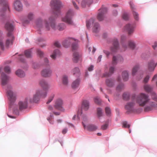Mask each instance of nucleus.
<instances>
[{"label": "nucleus", "mask_w": 157, "mask_h": 157, "mask_svg": "<svg viewBox=\"0 0 157 157\" xmlns=\"http://www.w3.org/2000/svg\"><path fill=\"white\" fill-rule=\"evenodd\" d=\"M129 4L131 8L133 11V15L136 21H138L139 20V14L136 12L134 11L135 9V6L132 2H130Z\"/></svg>", "instance_id": "5701e85b"}, {"label": "nucleus", "mask_w": 157, "mask_h": 157, "mask_svg": "<svg viewBox=\"0 0 157 157\" xmlns=\"http://www.w3.org/2000/svg\"><path fill=\"white\" fill-rule=\"evenodd\" d=\"M67 128H65L63 130L62 133L63 134H65L67 132Z\"/></svg>", "instance_id": "774afa93"}, {"label": "nucleus", "mask_w": 157, "mask_h": 157, "mask_svg": "<svg viewBox=\"0 0 157 157\" xmlns=\"http://www.w3.org/2000/svg\"><path fill=\"white\" fill-rule=\"evenodd\" d=\"M113 44L111 48V50L112 52H117L119 49V44L117 39L115 38L113 40Z\"/></svg>", "instance_id": "f3484780"}, {"label": "nucleus", "mask_w": 157, "mask_h": 157, "mask_svg": "<svg viewBox=\"0 0 157 157\" xmlns=\"http://www.w3.org/2000/svg\"><path fill=\"white\" fill-rule=\"evenodd\" d=\"M109 122V120H108V121H106L105 124L102 125V129L104 130L106 129L108 127Z\"/></svg>", "instance_id": "8fccbe9b"}, {"label": "nucleus", "mask_w": 157, "mask_h": 157, "mask_svg": "<svg viewBox=\"0 0 157 157\" xmlns=\"http://www.w3.org/2000/svg\"><path fill=\"white\" fill-rule=\"evenodd\" d=\"M53 116L52 114H50V116L47 118L48 121L51 124H54V122L53 120Z\"/></svg>", "instance_id": "de8ad7c7"}, {"label": "nucleus", "mask_w": 157, "mask_h": 157, "mask_svg": "<svg viewBox=\"0 0 157 157\" xmlns=\"http://www.w3.org/2000/svg\"><path fill=\"white\" fill-rule=\"evenodd\" d=\"M94 68V65H91L89 67H88V70L90 71H92L93 70Z\"/></svg>", "instance_id": "69168bd1"}, {"label": "nucleus", "mask_w": 157, "mask_h": 157, "mask_svg": "<svg viewBox=\"0 0 157 157\" xmlns=\"http://www.w3.org/2000/svg\"><path fill=\"white\" fill-rule=\"evenodd\" d=\"M29 100L27 97L25 99L20 101L18 103L19 109L22 110L26 109L28 107V104Z\"/></svg>", "instance_id": "dca6fc26"}, {"label": "nucleus", "mask_w": 157, "mask_h": 157, "mask_svg": "<svg viewBox=\"0 0 157 157\" xmlns=\"http://www.w3.org/2000/svg\"><path fill=\"white\" fill-rule=\"evenodd\" d=\"M135 100L141 106H145L144 110L148 111L153 108L157 109V104L151 101L149 95L144 93H141L137 95H135Z\"/></svg>", "instance_id": "f03ea898"}, {"label": "nucleus", "mask_w": 157, "mask_h": 157, "mask_svg": "<svg viewBox=\"0 0 157 157\" xmlns=\"http://www.w3.org/2000/svg\"><path fill=\"white\" fill-rule=\"evenodd\" d=\"M80 82V79L78 78L74 81L71 85V86L72 88L75 90L78 89Z\"/></svg>", "instance_id": "393cba45"}, {"label": "nucleus", "mask_w": 157, "mask_h": 157, "mask_svg": "<svg viewBox=\"0 0 157 157\" xmlns=\"http://www.w3.org/2000/svg\"><path fill=\"white\" fill-rule=\"evenodd\" d=\"M113 14L114 16H117L118 14L117 11L116 10H113Z\"/></svg>", "instance_id": "338daca9"}, {"label": "nucleus", "mask_w": 157, "mask_h": 157, "mask_svg": "<svg viewBox=\"0 0 157 157\" xmlns=\"http://www.w3.org/2000/svg\"><path fill=\"white\" fill-rule=\"evenodd\" d=\"M63 82L65 85H67L68 83V77L66 75H64L63 78Z\"/></svg>", "instance_id": "a19ab883"}, {"label": "nucleus", "mask_w": 157, "mask_h": 157, "mask_svg": "<svg viewBox=\"0 0 157 157\" xmlns=\"http://www.w3.org/2000/svg\"><path fill=\"white\" fill-rule=\"evenodd\" d=\"M123 126V127L129 128L130 127V125L128 124V122L126 121H124L122 123Z\"/></svg>", "instance_id": "5fc2aeb1"}, {"label": "nucleus", "mask_w": 157, "mask_h": 157, "mask_svg": "<svg viewBox=\"0 0 157 157\" xmlns=\"http://www.w3.org/2000/svg\"><path fill=\"white\" fill-rule=\"evenodd\" d=\"M54 97V94H52L50 97L49 99H48V101L47 102V104H48L50 102H51V101L53 100Z\"/></svg>", "instance_id": "6e6d98bb"}, {"label": "nucleus", "mask_w": 157, "mask_h": 157, "mask_svg": "<svg viewBox=\"0 0 157 157\" xmlns=\"http://www.w3.org/2000/svg\"><path fill=\"white\" fill-rule=\"evenodd\" d=\"M135 28V25L133 24L129 23L125 26L124 29L127 32L128 34L130 35L133 33Z\"/></svg>", "instance_id": "2eb2a0df"}, {"label": "nucleus", "mask_w": 157, "mask_h": 157, "mask_svg": "<svg viewBox=\"0 0 157 157\" xmlns=\"http://www.w3.org/2000/svg\"><path fill=\"white\" fill-rule=\"evenodd\" d=\"M3 70L6 73L9 74L11 72L10 68L9 66H6L3 68L1 67L0 68V73L1 74V81L2 85L3 86L7 83L9 79V77L6 75L4 72L2 71Z\"/></svg>", "instance_id": "423d86ee"}, {"label": "nucleus", "mask_w": 157, "mask_h": 157, "mask_svg": "<svg viewBox=\"0 0 157 157\" xmlns=\"http://www.w3.org/2000/svg\"><path fill=\"white\" fill-rule=\"evenodd\" d=\"M6 90L7 96L9 101L10 107L11 108L15 104L16 95L13 92L11 86L7 85Z\"/></svg>", "instance_id": "0eeeda50"}, {"label": "nucleus", "mask_w": 157, "mask_h": 157, "mask_svg": "<svg viewBox=\"0 0 157 157\" xmlns=\"http://www.w3.org/2000/svg\"><path fill=\"white\" fill-rule=\"evenodd\" d=\"M74 14L73 10L69 9L67 12L66 16L62 18V21L69 25H73L74 23L72 19Z\"/></svg>", "instance_id": "9b49d317"}, {"label": "nucleus", "mask_w": 157, "mask_h": 157, "mask_svg": "<svg viewBox=\"0 0 157 157\" xmlns=\"http://www.w3.org/2000/svg\"><path fill=\"white\" fill-rule=\"evenodd\" d=\"M140 68V66L139 64L136 65L132 68V75L134 76L136 74V72Z\"/></svg>", "instance_id": "f704fd0d"}, {"label": "nucleus", "mask_w": 157, "mask_h": 157, "mask_svg": "<svg viewBox=\"0 0 157 157\" xmlns=\"http://www.w3.org/2000/svg\"><path fill=\"white\" fill-rule=\"evenodd\" d=\"M16 74L20 77H24L25 76V72L21 69H18L16 72Z\"/></svg>", "instance_id": "473e14b6"}, {"label": "nucleus", "mask_w": 157, "mask_h": 157, "mask_svg": "<svg viewBox=\"0 0 157 157\" xmlns=\"http://www.w3.org/2000/svg\"><path fill=\"white\" fill-rule=\"evenodd\" d=\"M130 94L128 92L124 93L123 95V98L126 100H128L130 98Z\"/></svg>", "instance_id": "37998d69"}, {"label": "nucleus", "mask_w": 157, "mask_h": 157, "mask_svg": "<svg viewBox=\"0 0 157 157\" xmlns=\"http://www.w3.org/2000/svg\"><path fill=\"white\" fill-rule=\"evenodd\" d=\"M34 18V14L32 13H29L25 21L26 23H28L32 20Z\"/></svg>", "instance_id": "7c9ffc66"}, {"label": "nucleus", "mask_w": 157, "mask_h": 157, "mask_svg": "<svg viewBox=\"0 0 157 157\" xmlns=\"http://www.w3.org/2000/svg\"><path fill=\"white\" fill-rule=\"evenodd\" d=\"M124 85L123 83H120L116 87V90L117 91H120L124 88Z\"/></svg>", "instance_id": "a18cd8bd"}, {"label": "nucleus", "mask_w": 157, "mask_h": 157, "mask_svg": "<svg viewBox=\"0 0 157 157\" xmlns=\"http://www.w3.org/2000/svg\"><path fill=\"white\" fill-rule=\"evenodd\" d=\"M63 102L62 100L60 98H59L55 101L54 107L59 110L63 112L64 109L63 106Z\"/></svg>", "instance_id": "ddd939ff"}, {"label": "nucleus", "mask_w": 157, "mask_h": 157, "mask_svg": "<svg viewBox=\"0 0 157 157\" xmlns=\"http://www.w3.org/2000/svg\"><path fill=\"white\" fill-rule=\"evenodd\" d=\"M54 45L57 48H59L61 46L60 44L58 41L55 42L54 44Z\"/></svg>", "instance_id": "680f3d73"}, {"label": "nucleus", "mask_w": 157, "mask_h": 157, "mask_svg": "<svg viewBox=\"0 0 157 157\" xmlns=\"http://www.w3.org/2000/svg\"><path fill=\"white\" fill-rule=\"evenodd\" d=\"M60 55V52L58 49H56L53 53L51 55V57L53 59H55L57 57L59 56Z\"/></svg>", "instance_id": "2f4dec72"}, {"label": "nucleus", "mask_w": 157, "mask_h": 157, "mask_svg": "<svg viewBox=\"0 0 157 157\" xmlns=\"http://www.w3.org/2000/svg\"><path fill=\"white\" fill-rule=\"evenodd\" d=\"M89 102L86 100H85L83 101L82 106V110L86 111L89 108Z\"/></svg>", "instance_id": "bb28decb"}, {"label": "nucleus", "mask_w": 157, "mask_h": 157, "mask_svg": "<svg viewBox=\"0 0 157 157\" xmlns=\"http://www.w3.org/2000/svg\"><path fill=\"white\" fill-rule=\"evenodd\" d=\"M57 17V16H51L48 19L49 22L46 20H45L43 22L41 18L38 19L36 21L35 28L38 31L39 33L41 34V31L44 30L49 31L51 28L54 30L58 29L60 31L64 30L66 28V25L64 23H60L57 25H56L55 20Z\"/></svg>", "instance_id": "f257e3e1"}, {"label": "nucleus", "mask_w": 157, "mask_h": 157, "mask_svg": "<svg viewBox=\"0 0 157 157\" xmlns=\"http://www.w3.org/2000/svg\"><path fill=\"white\" fill-rule=\"evenodd\" d=\"M0 50L3 51L4 50V45L3 41L2 39H0ZM1 53L0 51V55Z\"/></svg>", "instance_id": "c03bdc74"}, {"label": "nucleus", "mask_w": 157, "mask_h": 157, "mask_svg": "<svg viewBox=\"0 0 157 157\" xmlns=\"http://www.w3.org/2000/svg\"><path fill=\"white\" fill-rule=\"evenodd\" d=\"M124 60L123 57L120 56H114L113 58L112 64L113 66L110 67L109 72H105L104 74V77H109L113 73L115 70V66L118 63L122 62Z\"/></svg>", "instance_id": "39448f33"}, {"label": "nucleus", "mask_w": 157, "mask_h": 157, "mask_svg": "<svg viewBox=\"0 0 157 157\" xmlns=\"http://www.w3.org/2000/svg\"><path fill=\"white\" fill-rule=\"evenodd\" d=\"M122 78L124 81H127L128 79V72L127 71H124L122 73Z\"/></svg>", "instance_id": "c9c22d12"}, {"label": "nucleus", "mask_w": 157, "mask_h": 157, "mask_svg": "<svg viewBox=\"0 0 157 157\" xmlns=\"http://www.w3.org/2000/svg\"><path fill=\"white\" fill-rule=\"evenodd\" d=\"M122 18L125 20H128L129 18L128 13L127 12H124L122 15Z\"/></svg>", "instance_id": "864d4df0"}, {"label": "nucleus", "mask_w": 157, "mask_h": 157, "mask_svg": "<svg viewBox=\"0 0 157 157\" xmlns=\"http://www.w3.org/2000/svg\"><path fill=\"white\" fill-rule=\"evenodd\" d=\"M39 84L40 86L43 88V92H46L48 91L49 86L47 81L44 79H42L40 80L39 81Z\"/></svg>", "instance_id": "6ab92c4d"}, {"label": "nucleus", "mask_w": 157, "mask_h": 157, "mask_svg": "<svg viewBox=\"0 0 157 157\" xmlns=\"http://www.w3.org/2000/svg\"><path fill=\"white\" fill-rule=\"evenodd\" d=\"M47 92H43L41 89H38L36 90L32 97H28L29 101L30 103H36L39 101L40 98H44L46 97Z\"/></svg>", "instance_id": "20e7f679"}, {"label": "nucleus", "mask_w": 157, "mask_h": 157, "mask_svg": "<svg viewBox=\"0 0 157 157\" xmlns=\"http://www.w3.org/2000/svg\"><path fill=\"white\" fill-rule=\"evenodd\" d=\"M32 49H29L25 51L24 53L26 57L27 58H30L32 56Z\"/></svg>", "instance_id": "4c0bfd02"}, {"label": "nucleus", "mask_w": 157, "mask_h": 157, "mask_svg": "<svg viewBox=\"0 0 157 157\" xmlns=\"http://www.w3.org/2000/svg\"><path fill=\"white\" fill-rule=\"evenodd\" d=\"M14 7L15 9L18 11H22L23 6L21 2L18 0H15L13 3Z\"/></svg>", "instance_id": "412c9836"}, {"label": "nucleus", "mask_w": 157, "mask_h": 157, "mask_svg": "<svg viewBox=\"0 0 157 157\" xmlns=\"http://www.w3.org/2000/svg\"><path fill=\"white\" fill-rule=\"evenodd\" d=\"M105 111L107 116H110L111 114V110L109 107H107L105 108Z\"/></svg>", "instance_id": "3c124183"}, {"label": "nucleus", "mask_w": 157, "mask_h": 157, "mask_svg": "<svg viewBox=\"0 0 157 157\" xmlns=\"http://www.w3.org/2000/svg\"><path fill=\"white\" fill-rule=\"evenodd\" d=\"M107 11V9L105 7L99 10V12L97 16L98 20L101 21L105 17Z\"/></svg>", "instance_id": "4468645a"}, {"label": "nucleus", "mask_w": 157, "mask_h": 157, "mask_svg": "<svg viewBox=\"0 0 157 157\" xmlns=\"http://www.w3.org/2000/svg\"><path fill=\"white\" fill-rule=\"evenodd\" d=\"M75 40H76V39H75L72 37H68L66 38L63 42V45L65 48H68L69 47L71 43H73Z\"/></svg>", "instance_id": "a211bd4d"}, {"label": "nucleus", "mask_w": 157, "mask_h": 157, "mask_svg": "<svg viewBox=\"0 0 157 157\" xmlns=\"http://www.w3.org/2000/svg\"><path fill=\"white\" fill-rule=\"evenodd\" d=\"M97 114L98 118L100 119L101 117H102L103 114L102 109L100 108H98L97 109Z\"/></svg>", "instance_id": "ea45409f"}, {"label": "nucleus", "mask_w": 157, "mask_h": 157, "mask_svg": "<svg viewBox=\"0 0 157 157\" xmlns=\"http://www.w3.org/2000/svg\"><path fill=\"white\" fill-rule=\"evenodd\" d=\"M0 4L3 7L0 9V16L3 17L5 15L6 11L7 10H9V6L6 0H0Z\"/></svg>", "instance_id": "f8f14e48"}, {"label": "nucleus", "mask_w": 157, "mask_h": 157, "mask_svg": "<svg viewBox=\"0 0 157 157\" xmlns=\"http://www.w3.org/2000/svg\"><path fill=\"white\" fill-rule=\"evenodd\" d=\"M93 2V0H83L81 3L82 6L85 7L86 6H89Z\"/></svg>", "instance_id": "c85d7f7f"}, {"label": "nucleus", "mask_w": 157, "mask_h": 157, "mask_svg": "<svg viewBox=\"0 0 157 157\" xmlns=\"http://www.w3.org/2000/svg\"><path fill=\"white\" fill-rule=\"evenodd\" d=\"M80 56V55L78 54V52H74L73 58L74 62H77Z\"/></svg>", "instance_id": "72a5a7b5"}, {"label": "nucleus", "mask_w": 157, "mask_h": 157, "mask_svg": "<svg viewBox=\"0 0 157 157\" xmlns=\"http://www.w3.org/2000/svg\"><path fill=\"white\" fill-rule=\"evenodd\" d=\"M103 52L106 55L107 57H108L110 54V52L108 51L104 50Z\"/></svg>", "instance_id": "e2e57ef3"}, {"label": "nucleus", "mask_w": 157, "mask_h": 157, "mask_svg": "<svg viewBox=\"0 0 157 157\" xmlns=\"http://www.w3.org/2000/svg\"><path fill=\"white\" fill-rule=\"evenodd\" d=\"M5 27L8 31L7 38L6 41V46L7 47H9L10 45L13 44L14 39V37L12 33L14 29L13 22L11 21L7 22L6 24Z\"/></svg>", "instance_id": "7ed1b4c3"}, {"label": "nucleus", "mask_w": 157, "mask_h": 157, "mask_svg": "<svg viewBox=\"0 0 157 157\" xmlns=\"http://www.w3.org/2000/svg\"><path fill=\"white\" fill-rule=\"evenodd\" d=\"M144 88L145 91L148 93L152 92L153 87L150 85H145L144 86Z\"/></svg>", "instance_id": "e433bc0d"}, {"label": "nucleus", "mask_w": 157, "mask_h": 157, "mask_svg": "<svg viewBox=\"0 0 157 157\" xmlns=\"http://www.w3.org/2000/svg\"><path fill=\"white\" fill-rule=\"evenodd\" d=\"M37 52L38 56L42 58L44 57V53L40 49H37Z\"/></svg>", "instance_id": "09e8293b"}, {"label": "nucleus", "mask_w": 157, "mask_h": 157, "mask_svg": "<svg viewBox=\"0 0 157 157\" xmlns=\"http://www.w3.org/2000/svg\"><path fill=\"white\" fill-rule=\"evenodd\" d=\"M13 113L17 115H19V110L17 108L14 109Z\"/></svg>", "instance_id": "052dcab7"}, {"label": "nucleus", "mask_w": 157, "mask_h": 157, "mask_svg": "<svg viewBox=\"0 0 157 157\" xmlns=\"http://www.w3.org/2000/svg\"><path fill=\"white\" fill-rule=\"evenodd\" d=\"M33 67L34 69H37L39 67V65L37 63L33 62Z\"/></svg>", "instance_id": "13d9d810"}, {"label": "nucleus", "mask_w": 157, "mask_h": 157, "mask_svg": "<svg viewBox=\"0 0 157 157\" xmlns=\"http://www.w3.org/2000/svg\"><path fill=\"white\" fill-rule=\"evenodd\" d=\"M105 83L106 85L109 87H112L115 85L114 80L112 78L106 79Z\"/></svg>", "instance_id": "a878e982"}, {"label": "nucleus", "mask_w": 157, "mask_h": 157, "mask_svg": "<svg viewBox=\"0 0 157 157\" xmlns=\"http://www.w3.org/2000/svg\"><path fill=\"white\" fill-rule=\"evenodd\" d=\"M126 38V36L125 35H122L121 36V40L122 45V47L124 50L128 48V46L124 43Z\"/></svg>", "instance_id": "c756f323"}, {"label": "nucleus", "mask_w": 157, "mask_h": 157, "mask_svg": "<svg viewBox=\"0 0 157 157\" xmlns=\"http://www.w3.org/2000/svg\"><path fill=\"white\" fill-rule=\"evenodd\" d=\"M151 97L152 100L156 102H153L157 104V95L155 92H151Z\"/></svg>", "instance_id": "79ce46f5"}, {"label": "nucleus", "mask_w": 157, "mask_h": 157, "mask_svg": "<svg viewBox=\"0 0 157 157\" xmlns=\"http://www.w3.org/2000/svg\"><path fill=\"white\" fill-rule=\"evenodd\" d=\"M149 78L150 76L149 75L146 76L144 79V82L145 83L147 82L149 80Z\"/></svg>", "instance_id": "0e129e2a"}, {"label": "nucleus", "mask_w": 157, "mask_h": 157, "mask_svg": "<svg viewBox=\"0 0 157 157\" xmlns=\"http://www.w3.org/2000/svg\"><path fill=\"white\" fill-rule=\"evenodd\" d=\"M128 46L131 48L132 49H134L135 47V44L134 42L132 40L129 41Z\"/></svg>", "instance_id": "49530a36"}, {"label": "nucleus", "mask_w": 157, "mask_h": 157, "mask_svg": "<svg viewBox=\"0 0 157 157\" xmlns=\"http://www.w3.org/2000/svg\"><path fill=\"white\" fill-rule=\"evenodd\" d=\"M94 102L98 104H100L101 103V101L100 98L98 96L94 98Z\"/></svg>", "instance_id": "603ef678"}, {"label": "nucleus", "mask_w": 157, "mask_h": 157, "mask_svg": "<svg viewBox=\"0 0 157 157\" xmlns=\"http://www.w3.org/2000/svg\"><path fill=\"white\" fill-rule=\"evenodd\" d=\"M82 124L84 128H87V129L89 131H95L98 128L97 126L94 124H89L86 126V125L84 124L83 122H82Z\"/></svg>", "instance_id": "b1692460"}, {"label": "nucleus", "mask_w": 157, "mask_h": 157, "mask_svg": "<svg viewBox=\"0 0 157 157\" xmlns=\"http://www.w3.org/2000/svg\"><path fill=\"white\" fill-rule=\"evenodd\" d=\"M52 71L50 67L44 68L41 72V75L44 77H47L51 76Z\"/></svg>", "instance_id": "aec40b11"}, {"label": "nucleus", "mask_w": 157, "mask_h": 157, "mask_svg": "<svg viewBox=\"0 0 157 157\" xmlns=\"http://www.w3.org/2000/svg\"><path fill=\"white\" fill-rule=\"evenodd\" d=\"M157 65V62L153 59L151 60L148 63V69L150 71H153Z\"/></svg>", "instance_id": "4be33fe9"}, {"label": "nucleus", "mask_w": 157, "mask_h": 157, "mask_svg": "<svg viewBox=\"0 0 157 157\" xmlns=\"http://www.w3.org/2000/svg\"><path fill=\"white\" fill-rule=\"evenodd\" d=\"M86 26L88 29L90 28L91 26L93 32L94 33H98L100 29V25L94 18H91L86 21Z\"/></svg>", "instance_id": "1a4fd4ad"}, {"label": "nucleus", "mask_w": 157, "mask_h": 157, "mask_svg": "<svg viewBox=\"0 0 157 157\" xmlns=\"http://www.w3.org/2000/svg\"><path fill=\"white\" fill-rule=\"evenodd\" d=\"M50 5L53 10V14L55 16L58 17L60 13V8L62 6L60 1L59 0H52Z\"/></svg>", "instance_id": "6e6552de"}, {"label": "nucleus", "mask_w": 157, "mask_h": 157, "mask_svg": "<svg viewBox=\"0 0 157 157\" xmlns=\"http://www.w3.org/2000/svg\"><path fill=\"white\" fill-rule=\"evenodd\" d=\"M135 98V94H133L132 96V101L128 102L125 106V108L128 113L136 112V109L135 107L136 104Z\"/></svg>", "instance_id": "9d476101"}, {"label": "nucleus", "mask_w": 157, "mask_h": 157, "mask_svg": "<svg viewBox=\"0 0 157 157\" xmlns=\"http://www.w3.org/2000/svg\"><path fill=\"white\" fill-rule=\"evenodd\" d=\"M24 56L23 55H19V59L22 62H24L25 61V59H24Z\"/></svg>", "instance_id": "bf43d9fd"}, {"label": "nucleus", "mask_w": 157, "mask_h": 157, "mask_svg": "<svg viewBox=\"0 0 157 157\" xmlns=\"http://www.w3.org/2000/svg\"><path fill=\"white\" fill-rule=\"evenodd\" d=\"M72 72L74 75L78 76L80 75V71L78 67H75L72 70Z\"/></svg>", "instance_id": "58836bf2"}, {"label": "nucleus", "mask_w": 157, "mask_h": 157, "mask_svg": "<svg viewBox=\"0 0 157 157\" xmlns=\"http://www.w3.org/2000/svg\"><path fill=\"white\" fill-rule=\"evenodd\" d=\"M76 40L77 41L75 40L73 42L72 45V50L74 52H76V51H78L79 48L78 44V41L77 39H76Z\"/></svg>", "instance_id": "cd10ccee"}, {"label": "nucleus", "mask_w": 157, "mask_h": 157, "mask_svg": "<svg viewBox=\"0 0 157 157\" xmlns=\"http://www.w3.org/2000/svg\"><path fill=\"white\" fill-rule=\"evenodd\" d=\"M44 65L46 66L49 65V60L47 58H44Z\"/></svg>", "instance_id": "4d7b16f0"}]
</instances>
